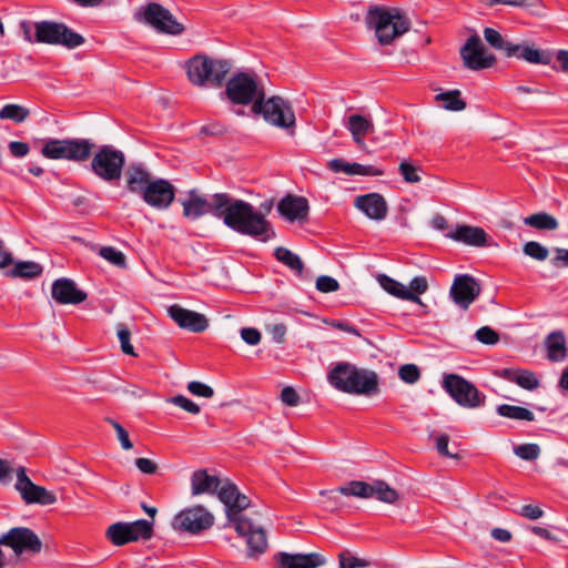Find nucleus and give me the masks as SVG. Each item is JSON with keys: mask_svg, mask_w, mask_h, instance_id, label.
<instances>
[{"mask_svg": "<svg viewBox=\"0 0 568 568\" xmlns=\"http://www.w3.org/2000/svg\"><path fill=\"white\" fill-rule=\"evenodd\" d=\"M183 207V216L189 220H197L211 213L221 219L231 230L255 240L267 242L275 236L272 224L265 215L241 199H234L229 193H215L210 200L205 199L197 190L187 192L185 199H179Z\"/></svg>", "mask_w": 568, "mask_h": 568, "instance_id": "1", "label": "nucleus"}, {"mask_svg": "<svg viewBox=\"0 0 568 568\" xmlns=\"http://www.w3.org/2000/svg\"><path fill=\"white\" fill-rule=\"evenodd\" d=\"M219 499L225 506V515L229 523L239 536L246 538L247 556L256 557L267 549V538L263 528L256 527L251 519L242 515V511L250 507V498L242 494L233 483L225 484L220 493Z\"/></svg>", "mask_w": 568, "mask_h": 568, "instance_id": "2", "label": "nucleus"}, {"mask_svg": "<svg viewBox=\"0 0 568 568\" xmlns=\"http://www.w3.org/2000/svg\"><path fill=\"white\" fill-rule=\"evenodd\" d=\"M125 178L128 190L158 211L169 209L175 200V186L169 180L152 179L151 173L142 164L130 165Z\"/></svg>", "mask_w": 568, "mask_h": 568, "instance_id": "3", "label": "nucleus"}, {"mask_svg": "<svg viewBox=\"0 0 568 568\" xmlns=\"http://www.w3.org/2000/svg\"><path fill=\"white\" fill-rule=\"evenodd\" d=\"M327 381L346 394L371 397L379 393V377L374 371L358 368L347 362L335 364L328 372Z\"/></svg>", "mask_w": 568, "mask_h": 568, "instance_id": "4", "label": "nucleus"}, {"mask_svg": "<svg viewBox=\"0 0 568 568\" xmlns=\"http://www.w3.org/2000/svg\"><path fill=\"white\" fill-rule=\"evenodd\" d=\"M187 80L200 88H220L231 72L232 63L227 59H214L206 54H195L184 65Z\"/></svg>", "mask_w": 568, "mask_h": 568, "instance_id": "5", "label": "nucleus"}, {"mask_svg": "<svg viewBox=\"0 0 568 568\" xmlns=\"http://www.w3.org/2000/svg\"><path fill=\"white\" fill-rule=\"evenodd\" d=\"M366 22L375 30L378 42L383 45L390 44L395 39L408 31L410 22L407 17L397 9L372 8Z\"/></svg>", "mask_w": 568, "mask_h": 568, "instance_id": "6", "label": "nucleus"}, {"mask_svg": "<svg viewBox=\"0 0 568 568\" xmlns=\"http://www.w3.org/2000/svg\"><path fill=\"white\" fill-rule=\"evenodd\" d=\"M252 112L262 114L263 119L271 125L287 130L290 135L294 134L296 118L291 103L278 95L268 99L260 95L253 104Z\"/></svg>", "mask_w": 568, "mask_h": 568, "instance_id": "7", "label": "nucleus"}, {"mask_svg": "<svg viewBox=\"0 0 568 568\" xmlns=\"http://www.w3.org/2000/svg\"><path fill=\"white\" fill-rule=\"evenodd\" d=\"M94 144L85 139H51L41 149V154L50 160L87 161Z\"/></svg>", "mask_w": 568, "mask_h": 568, "instance_id": "8", "label": "nucleus"}, {"mask_svg": "<svg viewBox=\"0 0 568 568\" xmlns=\"http://www.w3.org/2000/svg\"><path fill=\"white\" fill-rule=\"evenodd\" d=\"M34 30L38 43L63 45L68 49H74L84 43V38L81 34L61 22L38 21L34 22Z\"/></svg>", "mask_w": 568, "mask_h": 568, "instance_id": "9", "label": "nucleus"}, {"mask_svg": "<svg viewBox=\"0 0 568 568\" xmlns=\"http://www.w3.org/2000/svg\"><path fill=\"white\" fill-rule=\"evenodd\" d=\"M222 94L233 104L253 105L260 95H264V89L258 85L252 74L237 72L227 80Z\"/></svg>", "mask_w": 568, "mask_h": 568, "instance_id": "10", "label": "nucleus"}, {"mask_svg": "<svg viewBox=\"0 0 568 568\" xmlns=\"http://www.w3.org/2000/svg\"><path fill=\"white\" fill-rule=\"evenodd\" d=\"M125 164V155L121 150L105 144L99 148L91 160L92 172L105 182L119 181Z\"/></svg>", "mask_w": 568, "mask_h": 568, "instance_id": "11", "label": "nucleus"}, {"mask_svg": "<svg viewBox=\"0 0 568 568\" xmlns=\"http://www.w3.org/2000/svg\"><path fill=\"white\" fill-rule=\"evenodd\" d=\"M135 19L151 26L159 33L180 36L185 30L184 26L173 17L170 10L156 2H150L142 7L135 13Z\"/></svg>", "mask_w": 568, "mask_h": 568, "instance_id": "12", "label": "nucleus"}, {"mask_svg": "<svg viewBox=\"0 0 568 568\" xmlns=\"http://www.w3.org/2000/svg\"><path fill=\"white\" fill-rule=\"evenodd\" d=\"M443 388L462 407L477 408L485 404V395L477 387L457 374H445Z\"/></svg>", "mask_w": 568, "mask_h": 568, "instance_id": "13", "label": "nucleus"}, {"mask_svg": "<svg viewBox=\"0 0 568 568\" xmlns=\"http://www.w3.org/2000/svg\"><path fill=\"white\" fill-rule=\"evenodd\" d=\"M213 524L214 516L202 505L185 508L173 519L174 529L192 535L210 529Z\"/></svg>", "mask_w": 568, "mask_h": 568, "instance_id": "14", "label": "nucleus"}, {"mask_svg": "<svg viewBox=\"0 0 568 568\" xmlns=\"http://www.w3.org/2000/svg\"><path fill=\"white\" fill-rule=\"evenodd\" d=\"M0 545L11 548L17 556L23 552L39 554L42 549V541L28 527H13L9 529L0 536Z\"/></svg>", "mask_w": 568, "mask_h": 568, "instance_id": "15", "label": "nucleus"}, {"mask_svg": "<svg viewBox=\"0 0 568 568\" xmlns=\"http://www.w3.org/2000/svg\"><path fill=\"white\" fill-rule=\"evenodd\" d=\"M460 57L464 65L474 71L490 68L496 61L493 54L486 53L485 47L477 34H473L466 40L460 48Z\"/></svg>", "mask_w": 568, "mask_h": 568, "instance_id": "16", "label": "nucleus"}, {"mask_svg": "<svg viewBox=\"0 0 568 568\" xmlns=\"http://www.w3.org/2000/svg\"><path fill=\"white\" fill-rule=\"evenodd\" d=\"M16 489L27 504L48 506L57 501V497L52 491L31 481L27 475L26 468L22 466L17 469Z\"/></svg>", "mask_w": 568, "mask_h": 568, "instance_id": "17", "label": "nucleus"}, {"mask_svg": "<svg viewBox=\"0 0 568 568\" xmlns=\"http://www.w3.org/2000/svg\"><path fill=\"white\" fill-rule=\"evenodd\" d=\"M480 292L481 287L474 276L458 274L453 281L449 296L458 307L466 311L479 296Z\"/></svg>", "mask_w": 568, "mask_h": 568, "instance_id": "18", "label": "nucleus"}, {"mask_svg": "<svg viewBox=\"0 0 568 568\" xmlns=\"http://www.w3.org/2000/svg\"><path fill=\"white\" fill-rule=\"evenodd\" d=\"M170 317L181 327L194 333H201L209 326V322L203 314L186 310L178 304L168 308Z\"/></svg>", "mask_w": 568, "mask_h": 568, "instance_id": "19", "label": "nucleus"}, {"mask_svg": "<svg viewBox=\"0 0 568 568\" xmlns=\"http://www.w3.org/2000/svg\"><path fill=\"white\" fill-rule=\"evenodd\" d=\"M274 558L276 568H317L326 562L325 558L317 552L288 554L281 551Z\"/></svg>", "mask_w": 568, "mask_h": 568, "instance_id": "20", "label": "nucleus"}, {"mask_svg": "<svg viewBox=\"0 0 568 568\" xmlns=\"http://www.w3.org/2000/svg\"><path fill=\"white\" fill-rule=\"evenodd\" d=\"M51 294L59 304L77 305L88 297L87 293L79 290L72 280L65 277L58 278L52 283Z\"/></svg>", "mask_w": 568, "mask_h": 568, "instance_id": "21", "label": "nucleus"}, {"mask_svg": "<svg viewBox=\"0 0 568 568\" xmlns=\"http://www.w3.org/2000/svg\"><path fill=\"white\" fill-rule=\"evenodd\" d=\"M229 483L231 481H223L217 476L210 475L206 469H197L191 476V493L193 496L203 494L219 495L221 488Z\"/></svg>", "mask_w": 568, "mask_h": 568, "instance_id": "22", "label": "nucleus"}, {"mask_svg": "<svg viewBox=\"0 0 568 568\" xmlns=\"http://www.w3.org/2000/svg\"><path fill=\"white\" fill-rule=\"evenodd\" d=\"M277 211L290 222L304 221L308 215L310 205L305 197L287 194L280 201Z\"/></svg>", "mask_w": 568, "mask_h": 568, "instance_id": "23", "label": "nucleus"}, {"mask_svg": "<svg viewBox=\"0 0 568 568\" xmlns=\"http://www.w3.org/2000/svg\"><path fill=\"white\" fill-rule=\"evenodd\" d=\"M354 205L372 220H384L387 214L386 201L378 193L358 195L354 201Z\"/></svg>", "mask_w": 568, "mask_h": 568, "instance_id": "24", "label": "nucleus"}, {"mask_svg": "<svg viewBox=\"0 0 568 568\" xmlns=\"http://www.w3.org/2000/svg\"><path fill=\"white\" fill-rule=\"evenodd\" d=\"M447 236L456 242H460L471 246H485L487 242V233L484 229L470 225H458L447 234Z\"/></svg>", "mask_w": 568, "mask_h": 568, "instance_id": "25", "label": "nucleus"}, {"mask_svg": "<svg viewBox=\"0 0 568 568\" xmlns=\"http://www.w3.org/2000/svg\"><path fill=\"white\" fill-rule=\"evenodd\" d=\"M327 168L334 172H343L347 175H368L379 176L383 175V171L373 165H363L359 163H349L344 159H333L327 163Z\"/></svg>", "mask_w": 568, "mask_h": 568, "instance_id": "26", "label": "nucleus"}, {"mask_svg": "<svg viewBox=\"0 0 568 568\" xmlns=\"http://www.w3.org/2000/svg\"><path fill=\"white\" fill-rule=\"evenodd\" d=\"M378 283L390 295L423 305L420 297L409 291L403 283L384 274L378 276Z\"/></svg>", "mask_w": 568, "mask_h": 568, "instance_id": "27", "label": "nucleus"}, {"mask_svg": "<svg viewBox=\"0 0 568 568\" xmlns=\"http://www.w3.org/2000/svg\"><path fill=\"white\" fill-rule=\"evenodd\" d=\"M500 376L527 390H534L539 386L538 377L528 369L506 368L501 372Z\"/></svg>", "mask_w": 568, "mask_h": 568, "instance_id": "28", "label": "nucleus"}, {"mask_svg": "<svg viewBox=\"0 0 568 568\" xmlns=\"http://www.w3.org/2000/svg\"><path fill=\"white\" fill-rule=\"evenodd\" d=\"M507 57H517L530 63L548 64L551 61L550 54L542 52L538 49L514 44L507 48Z\"/></svg>", "mask_w": 568, "mask_h": 568, "instance_id": "29", "label": "nucleus"}, {"mask_svg": "<svg viewBox=\"0 0 568 568\" xmlns=\"http://www.w3.org/2000/svg\"><path fill=\"white\" fill-rule=\"evenodd\" d=\"M346 128L352 133L354 142L358 145H363L365 136L374 131L373 123L367 118L359 114L349 115Z\"/></svg>", "mask_w": 568, "mask_h": 568, "instance_id": "30", "label": "nucleus"}, {"mask_svg": "<svg viewBox=\"0 0 568 568\" xmlns=\"http://www.w3.org/2000/svg\"><path fill=\"white\" fill-rule=\"evenodd\" d=\"M547 357L551 362H561L566 358V339L561 332H554L546 339Z\"/></svg>", "mask_w": 568, "mask_h": 568, "instance_id": "31", "label": "nucleus"}, {"mask_svg": "<svg viewBox=\"0 0 568 568\" xmlns=\"http://www.w3.org/2000/svg\"><path fill=\"white\" fill-rule=\"evenodd\" d=\"M131 528L128 523L118 521L108 527L105 531L106 538L115 546H123L135 541V536L131 535Z\"/></svg>", "mask_w": 568, "mask_h": 568, "instance_id": "32", "label": "nucleus"}, {"mask_svg": "<svg viewBox=\"0 0 568 568\" xmlns=\"http://www.w3.org/2000/svg\"><path fill=\"white\" fill-rule=\"evenodd\" d=\"M435 100L442 103V106L447 111H463L467 104L462 99V92L457 89L440 92L435 95Z\"/></svg>", "mask_w": 568, "mask_h": 568, "instance_id": "33", "label": "nucleus"}, {"mask_svg": "<svg viewBox=\"0 0 568 568\" xmlns=\"http://www.w3.org/2000/svg\"><path fill=\"white\" fill-rule=\"evenodd\" d=\"M43 272L41 264L33 261H21L14 263L13 268L10 271L12 277H21L32 280L40 276Z\"/></svg>", "mask_w": 568, "mask_h": 568, "instance_id": "34", "label": "nucleus"}, {"mask_svg": "<svg viewBox=\"0 0 568 568\" xmlns=\"http://www.w3.org/2000/svg\"><path fill=\"white\" fill-rule=\"evenodd\" d=\"M527 226L541 231H554L558 229V221L546 212L535 213L524 219Z\"/></svg>", "mask_w": 568, "mask_h": 568, "instance_id": "35", "label": "nucleus"}, {"mask_svg": "<svg viewBox=\"0 0 568 568\" xmlns=\"http://www.w3.org/2000/svg\"><path fill=\"white\" fill-rule=\"evenodd\" d=\"M336 491L344 496H354L359 498L372 497L371 484L362 480H352L348 484L338 487Z\"/></svg>", "mask_w": 568, "mask_h": 568, "instance_id": "36", "label": "nucleus"}, {"mask_svg": "<svg viewBox=\"0 0 568 568\" xmlns=\"http://www.w3.org/2000/svg\"><path fill=\"white\" fill-rule=\"evenodd\" d=\"M499 416L516 419V420H528L535 419L534 413L525 407L503 404L497 407Z\"/></svg>", "mask_w": 568, "mask_h": 568, "instance_id": "37", "label": "nucleus"}, {"mask_svg": "<svg viewBox=\"0 0 568 568\" xmlns=\"http://www.w3.org/2000/svg\"><path fill=\"white\" fill-rule=\"evenodd\" d=\"M372 497L387 504H394L398 499L397 491L383 480H375L371 484Z\"/></svg>", "mask_w": 568, "mask_h": 568, "instance_id": "38", "label": "nucleus"}, {"mask_svg": "<svg viewBox=\"0 0 568 568\" xmlns=\"http://www.w3.org/2000/svg\"><path fill=\"white\" fill-rule=\"evenodd\" d=\"M30 111L20 104H6L0 110L1 120H11L16 123H22L29 116Z\"/></svg>", "mask_w": 568, "mask_h": 568, "instance_id": "39", "label": "nucleus"}, {"mask_svg": "<svg viewBox=\"0 0 568 568\" xmlns=\"http://www.w3.org/2000/svg\"><path fill=\"white\" fill-rule=\"evenodd\" d=\"M275 256L280 262L288 266L291 270L302 274L303 262L297 254L293 253L288 248L281 246L275 250Z\"/></svg>", "mask_w": 568, "mask_h": 568, "instance_id": "40", "label": "nucleus"}, {"mask_svg": "<svg viewBox=\"0 0 568 568\" xmlns=\"http://www.w3.org/2000/svg\"><path fill=\"white\" fill-rule=\"evenodd\" d=\"M128 524L132 531L131 535L135 536V541L139 539L148 540L153 535V524L145 519H139Z\"/></svg>", "mask_w": 568, "mask_h": 568, "instance_id": "41", "label": "nucleus"}, {"mask_svg": "<svg viewBox=\"0 0 568 568\" xmlns=\"http://www.w3.org/2000/svg\"><path fill=\"white\" fill-rule=\"evenodd\" d=\"M523 252L525 255L539 262L546 261L549 256V250L536 241H529L525 243L523 246Z\"/></svg>", "mask_w": 568, "mask_h": 568, "instance_id": "42", "label": "nucleus"}, {"mask_svg": "<svg viewBox=\"0 0 568 568\" xmlns=\"http://www.w3.org/2000/svg\"><path fill=\"white\" fill-rule=\"evenodd\" d=\"M484 38L494 49L504 51L506 55L507 48L514 45V43L505 41L503 36L493 28L484 29Z\"/></svg>", "mask_w": 568, "mask_h": 568, "instance_id": "43", "label": "nucleus"}, {"mask_svg": "<svg viewBox=\"0 0 568 568\" xmlns=\"http://www.w3.org/2000/svg\"><path fill=\"white\" fill-rule=\"evenodd\" d=\"M99 254L101 257L110 262L111 264L118 266V267H125L126 261L124 254L112 247V246H103L100 248Z\"/></svg>", "mask_w": 568, "mask_h": 568, "instance_id": "44", "label": "nucleus"}, {"mask_svg": "<svg viewBox=\"0 0 568 568\" xmlns=\"http://www.w3.org/2000/svg\"><path fill=\"white\" fill-rule=\"evenodd\" d=\"M514 453L524 460H535L539 457L540 448L537 444H521L514 448Z\"/></svg>", "mask_w": 568, "mask_h": 568, "instance_id": "45", "label": "nucleus"}, {"mask_svg": "<svg viewBox=\"0 0 568 568\" xmlns=\"http://www.w3.org/2000/svg\"><path fill=\"white\" fill-rule=\"evenodd\" d=\"M399 172L403 176V179L407 183H417L420 181L419 171L420 169L418 166L413 165L412 163L407 162L406 160L402 161L399 163Z\"/></svg>", "mask_w": 568, "mask_h": 568, "instance_id": "46", "label": "nucleus"}, {"mask_svg": "<svg viewBox=\"0 0 568 568\" xmlns=\"http://www.w3.org/2000/svg\"><path fill=\"white\" fill-rule=\"evenodd\" d=\"M398 376L407 384H415L420 378V371L415 364H405L399 367Z\"/></svg>", "mask_w": 568, "mask_h": 568, "instance_id": "47", "label": "nucleus"}, {"mask_svg": "<svg viewBox=\"0 0 568 568\" xmlns=\"http://www.w3.org/2000/svg\"><path fill=\"white\" fill-rule=\"evenodd\" d=\"M116 334L121 343V349L126 355L135 356L134 348L130 343L131 332L124 324H119L116 327Z\"/></svg>", "mask_w": 568, "mask_h": 568, "instance_id": "48", "label": "nucleus"}, {"mask_svg": "<svg viewBox=\"0 0 568 568\" xmlns=\"http://www.w3.org/2000/svg\"><path fill=\"white\" fill-rule=\"evenodd\" d=\"M168 403H171L175 406H179L181 407L182 409L186 410L187 413H191V414H199L200 413V406L194 403L193 400H191L190 398L183 396V395H176V396H173V397H170L166 399Z\"/></svg>", "mask_w": 568, "mask_h": 568, "instance_id": "49", "label": "nucleus"}, {"mask_svg": "<svg viewBox=\"0 0 568 568\" xmlns=\"http://www.w3.org/2000/svg\"><path fill=\"white\" fill-rule=\"evenodd\" d=\"M105 420L114 428L118 435V439L121 443V446L124 450H129L133 447L132 442L129 438L128 432L123 428V426L112 418H105Z\"/></svg>", "mask_w": 568, "mask_h": 568, "instance_id": "50", "label": "nucleus"}, {"mask_svg": "<svg viewBox=\"0 0 568 568\" xmlns=\"http://www.w3.org/2000/svg\"><path fill=\"white\" fill-rule=\"evenodd\" d=\"M187 390L195 396L205 398H211L214 395V390L211 386L197 381L190 382L187 384Z\"/></svg>", "mask_w": 568, "mask_h": 568, "instance_id": "51", "label": "nucleus"}, {"mask_svg": "<svg viewBox=\"0 0 568 568\" xmlns=\"http://www.w3.org/2000/svg\"><path fill=\"white\" fill-rule=\"evenodd\" d=\"M477 341L486 345H495L499 341L498 334L489 326H483L475 334Z\"/></svg>", "mask_w": 568, "mask_h": 568, "instance_id": "52", "label": "nucleus"}, {"mask_svg": "<svg viewBox=\"0 0 568 568\" xmlns=\"http://www.w3.org/2000/svg\"><path fill=\"white\" fill-rule=\"evenodd\" d=\"M316 288L322 293L336 292L339 288V283L327 275H322L316 280Z\"/></svg>", "mask_w": 568, "mask_h": 568, "instance_id": "53", "label": "nucleus"}, {"mask_svg": "<svg viewBox=\"0 0 568 568\" xmlns=\"http://www.w3.org/2000/svg\"><path fill=\"white\" fill-rule=\"evenodd\" d=\"M339 568L367 567L369 562L365 559L354 556H346L344 552L338 555Z\"/></svg>", "mask_w": 568, "mask_h": 568, "instance_id": "54", "label": "nucleus"}, {"mask_svg": "<svg viewBox=\"0 0 568 568\" xmlns=\"http://www.w3.org/2000/svg\"><path fill=\"white\" fill-rule=\"evenodd\" d=\"M281 400L286 406H297L300 403V396L296 390L291 386H285L281 392Z\"/></svg>", "mask_w": 568, "mask_h": 568, "instance_id": "55", "label": "nucleus"}, {"mask_svg": "<svg viewBox=\"0 0 568 568\" xmlns=\"http://www.w3.org/2000/svg\"><path fill=\"white\" fill-rule=\"evenodd\" d=\"M20 32L23 37V39L29 43H36V30H34V22H31L29 20H22L19 24Z\"/></svg>", "mask_w": 568, "mask_h": 568, "instance_id": "56", "label": "nucleus"}, {"mask_svg": "<svg viewBox=\"0 0 568 568\" xmlns=\"http://www.w3.org/2000/svg\"><path fill=\"white\" fill-rule=\"evenodd\" d=\"M448 443H449V436L446 435V434H442L439 435L437 438H436V448H437V452L445 456V457H450V458H459V455L456 453H450L448 450Z\"/></svg>", "mask_w": 568, "mask_h": 568, "instance_id": "57", "label": "nucleus"}, {"mask_svg": "<svg viewBox=\"0 0 568 568\" xmlns=\"http://www.w3.org/2000/svg\"><path fill=\"white\" fill-rule=\"evenodd\" d=\"M518 514L527 519L536 520L544 516V510L539 506L524 505Z\"/></svg>", "mask_w": 568, "mask_h": 568, "instance_id": "58", "label": "nucleus"}, {"mask_svg": "<svg viewBox=\"0 0 568 568\" xmlns=\"http://www.w3.org/2000/svg\"><path fill=\"white\" fill-rule=\"evenodd\" d=\"M242 339L248 345H257L261 342V333L253 327H244L241 329Z\"/></svg>", "mask_w": 568, "mask_h": 568, "instance_id": "59", "label": "nucleus"}, {"mask_svg": "<svg viewBox=\"0 0 568 568\" xmlns=\"http://www.w3.org/2000/svg\"><path fill=\"white\" fill-rule=\"evenodd\" d=\"M336 490L331 491H321L322 496H326V499L324 500V508L329 511L337 510L342 505L339 503V498L336 495Z\"/></svg>", "mask_w": 568, "mask_h": 568, "instance_id": "60", "label": "nucleus"}, {"mask_svg": "<svg viewBox=\"0 0 568 568\" xmlns=\"http://www.w3.org/2000/svg\"><path fill=\"white\" fill-rule=\"evenodd\" d=\"M135 466L141 473L146 475H153L158 470V465L153 460L144 457L136 458Z\"/></svg>", "mask_w": 568, "mask_h": 568, "instance_id": "61", "label": "nucleus"}, {"mask_svg": "<svg viewBox=\"0 0 568 568\" xmlns=\"http://www.w3.org/2000/svg\"><path fill=\"white\" fill-rule=\"evenodd\" d=\"M408 288L419 296L428 290V282L425 276H416L410 281Z\"/></svg>", "mask_w": 568, "mask_h": 568, "instance_id": "62", "label": "nucleus"}, {"mask_svg": "<svg viewBox=\"0 0 568 568\" xmlns=\"http://www.w3.org/2000/svg\"><path fill=\"white\" fill-rule=\"evenodd\" d=\"M8 148H9L11 155L14 158H23L30 151L29 144L26 142H20V141L10 142Z\"/></svg>", "mask_w": 568, "mask_h": 568, "instance_id": "63", "label": "nucleus"}, {"mask_svg": "<svg viewBox=\"0 0 568 568\" xmlns=\"http://www.w3.org/2000/svg\"><path fill=\"white\" fill-rule=\"evenodd\" d=\"M551 263L555 267H568V248H556Z\"/></svg>", "mask_w": 568, "mask_h": 568, "instance_id": "64", "label": "nucleus"}]
</instances>
